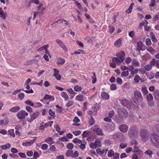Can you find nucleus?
Segmentation results:
<instances>
[{
	"instance_id": "f257e3e1",
	"label": "nucleus",
	"mask_w": 159,
	"mask_h": 159,
	"mask_svg": "<svg viewBox=\"0 0 159 159\" xmlns=\"http://www.w3.org/2000/svg\"><path fill=\"white\" fill-rule=\"evenodd\" d=\"M139 135L141 140L143 142L147 141L148 140L150 136L148 131L145 129H143L140 130Z\"/></svg>"
},
{
	"instance_id": "f03ea898",
	"label": "nucleus",
	"mask_w": 159,
	"mask_h": 159,
	"mask_svg": "<svg viewBox=\"0 0 159 159\" xmlns=\"http://www.w3.org/2000/svg\"><path fill=\"white\" fill-rule=\"evenodd\" d=\"M129 136L132 138H137L139 135V130L136 126H132L129 128L128 131Z\"/></svg>"
},
{
	"instance_id": "7ed1b4c3",
	"label": "nucleus",
	"mask_w": 159,
	"mask_h": 159,
	"mask_svg": "<svg viewBox=\"0 0 159 159\" xmlns=\"http://www.w3.org/2000/svg\"><path fill=\"white\" fill-rule=\"evenodd\" d=\"M134 99L136 101L134 100V103L138 105L139 102H141L143 100V97L141 93L139 91L136 90L134 92Z\"/></svg>"
},
{
	"instance_id": "20e7f679",
	"label": "nucleus",
	"mask_w": 159,
	"mask_h": 159,
	"mask_svg": "<svg viewBox=\"0 0 159 159\" xmlns=\"http://www.w3.org/2000/svg\"><path fill=\"white\" fill-rule=\"evenodd\" d=\"M117 112L119 116L122 119L126 118L128 115L127 110L124 108H118L117 110Z\"/></svg>"
},
{
	"instance_id": "39448f33",
	"label": "nucleus",
	"mask_w": 159,
	"mask_h": 159,
	"mask_svg": "<svg viewBox=\"0 0 159 159\" xmlns=\"http://www.w3.org/2000/svg\"><path fill=\"white\" fill-rule=\"evenodd\" d=\"M150 138L154 145L156 148H159V136L153 133L152 134Z\"/></svg>"
},
{
	"instance_id": "423d86ee",
	"label": "nucleus",
	"mask_w": 159,
	"mask_h": 159,
	"mask_svg": "<svg viewBox=\"0 0 159 159\" xmlns=\"http://www.w3.org/2000/svg\"><path fill=\"white\" fill-rule=\"evenodd\" d=\"M28 113L24 110H21L18 112L16 114V117L19 120L24 119L28 115Z\"/></svg>"
},
{
	"instance_id": "0eeeda50",
	"label": "nucleus",
	"mask_w": 159,
	"mask_h": 159,
	"mask_svg": "<svg viewBox=\"0 0 159 159\" xmlns=\"http://www.w3.org/2000/svg\"><path fill=\"white\" fill-rule=\"evenodd\" d=\"M93 131L95 132L97 134L100 136L103 135V133L102 132V129L100 128L98 125H95L92 127Z\"/></svg>"
},
{
	"instance_id": "6e6552de",
	"label": "nucleus",
	"mask_w": 159,
	"mask_h": 159,
	"mask_svg": "<svg viewBox=\"0 0 159 159\" xmlns=\"http://www.w3.org/2000/svg\"><path fill=\"white\" fill-rule=\"evenodd\" d=\"M39 113L38 111L34 112L33 114L30 115V118H28L27 120L29 122H31L38 116Z\"/></svg>"
},
{
	"instance_id": "1a4fd4ad",
	"label": "nucleus",
	"mask_w": 159,
	"mask_h": 159,
	"mask_svg": "<svg viewBox=\"0 0 159 159\" xmlns=\"http://www.w3.org/2000/svg\"><path fill=\"white\" fill-rule=\"evenodd\" d=\"M125 53L122 51L118 52L116 53V56L117 57L123 59L124 61L125 60Z\"/></svg>"
},
{
	"instance_id": "9d476101",
	"label": "nucleus",
	"mask_w": 159,
	"mask_h": 159,
	"mask_svg": "<svg viewBox=\"0 0 159 159\" xmlns=\"http://www.w3.org/2000/svg\"><path fill=\"white\" fill-rule=\"evenodd\" d=\"M128 126L125 124H123L120 125L119 127L120 130L123 133L126 132L128 129Z\"/></svg>"
},
{
	"instance_id": "9b49d317",
	"label": "nucleus",
	"mask_w": 159,
	"mask_h": 159,
	"mask_svg": "<svg viewBox=\"0 0 159 159\" xmlns=\"http://www.w3.org/2000/svg\"><path fill=\"white\" fill-rule=\"evenodd\" d=\"M112 60L113 62L116 63L117 65L120 64L124 61L123 59L118 57H113Z\"/></svg>"
},
{
	"instance_id": "f8f14e48",
	"label": "nucleus",
	"mask_w": 159,
	"mask_h": 159,
	"mask_svg": "<svg viewBox=\"0 0 159 159\" xmlns=\"http://www.w3.org/2000/svg\"><path fill=\"white\" fill-rule=\"evenodd\" d=\"M36 139L34 138V139L30 141L27 142L22 143V145L25 146H30L32 145L35 142Z\"/></svg>"
},
{
	"instance_id": "ddd939ff",
	"label": "nucleus",
	"mask_w": 159,
	"mask_h": 159,
	"mask_svg": "<svg viewBox=\"0 0 159 159\" xmlns=\"http://www.w3.org/2000/svg\"><path fill=\"white\" fill-rule=\"evenodd\" d=\"M134 81L136 83H138L140 81L141 82H143L144 81V79H141L140 78V76L138 75H135L134 78Z\"/></svg>"
},
{
	"instance_id": "4468645a",
	"label": "nucleus",
	"mask_w": 159,
	"mask_h": 159,
	"mask_svg": "<svg viewBox=\"0 0 159 159\" xmlns=\"http://www.w3.org/2000/svg\"><path fill=\"white\" fill-rule=\"evenodd\" d=\"M101 97L102 99L105 100H108L110 96L107 93L105 92H102L101 93Z\"/></svg>"
},
{
	"instance_id": "2eb2a0df",
	"label": "nucleus",
	"mask_w": 159,
	"mask_h": 159,
	"mask_svg": "<svg viewBox=\"0 0 159 159\" xmlns=\"http://www.w3.org/2000/svg\"><path fill=\"white\" fill-rule=\"evenodd\" d=\"M9 121L7 117H4L3 119L0 120V125H5L7 124Z\"/></svg>"
},
{
	"instance_id": "dca6fc26",
	"label": "nucleus",
	"mask_w": 159,
	"mask_h": 159,
	"mask_svg": "<svg viewBox=\"0 0 159 159\" xmlns=\"http://www.w3.org/2000/svg\"><path fill=\"white\" fill-rule=\"evenodd\" d=\"M85 98L84 96L82 94H79L75 98V99L76 100L79 101H82L84 100Z\"/></svg>"
},
{
	"instance_id": "f3484780",
	"label": "nucleus",
	"mask_w": 159,
	"mask_h": 159,
	"mask_svg": "<svg viewBox=\"0 0 159 159\" xmlns=\"http://www.w3.org/2000/svg\"><path fill=\"white\" fill-rule=\"evenodd\" d=\"M100 106L97 103L93 104L92 107V109L94 111H97L100 109Z\"/></svg>"
},
{
	"instance_id": "a211bd4d",
	"label": "nucleus",
	"mask_w": 159,
	"mask_h": 159,
	"mask_svg": "<svg viewBox=\"0 0 159 159\" xmlns=\"http://www.w3.org/2000/svg\"><path fill=\"white\" fill-rule=\"evenodd\" d=\"M122 39L120 38L118 39L114 43V45L115 46L119 47L122 45Z\"/></svg>"
},
{
	"instance_id": "6ab92c4d",
	"label": "nucleus",
	"mask_w": 159,
	"mask_h": 159,
	"mask_svg": "<svg viewBox=\"0 0 159 159\" xmlns=\"http://www.w3.org/2000/svg\"><path fill=\"white\" fill-rule=\"evenodd\" d=\"M65 60L63 58H58L57 61V65H62L65 63Z\"/></svg>"
},
{
	"instance_id": "aec40b11",
	"label": "nucleus",
	"mask_w": 159,
	"mask_h": 159,
	"mask_svg": "<svg viewBox=\"0 0 159 159\" xmlns=\"http://www.w3.org/2000/svg\"><path fill=\"white\" fill-rule=\"evenodd\" d=\"M20 110V107L19 106H15L10 108L9 111L13 112H16Z\"/></svg>"
},
{
	"instance_id": "412c9836",
	"label": "nucleus",
	"mask_w": 159,
	"mask_h": 159,
	"mask_svg": "<svg viewBox=\"0 0 159 159\" xmlns=\"http://www.w3.org/2000/svg\"><path fill=\"white\" fill-rule=\"evenodd\" d=\"M61 95L63 98H64L65 101H67L68 99L69 96L66 92H61Z\"/></svg>"
},
{
	"instance_id": "4be33fe9",
	"label": "nucleus",
	"mask_w": 159,
	"mask_h": 159,
	"mask_svg": "<svg viewBox=\"0 0 159 159\" xmlns=\"http://www.w3.org/2000/svg\"><path fill=\"white\" fill-rule=\"evenodd\" d=\"M132 63V65L134 66L139 67L140 66V64L139 62L137 61V60L135 59H133Z\"/></svg>"
},
{
	"instance_id": "5701e85b",
	"label": "nucleus",
	"mask_w": 159,
	"mask_h": 159,
	"mask_svg": "<svg viewBox=\"0 0 159 159\" xmlns=\"http://www.w3.org/2000/svg\"><path fill=\"white\" fill-rule=\"evenodd\" d=\"M121 103L122 105H123L124 106H127L129 104V102L128 100L126 99H123L121 100Z\"/></svg>"
},
{
	"instance_id": "b1692460",
	"label": "nucleus",
	"mask_w": 159,
	"mask_h": 159,
	"mask_svg": "<svg viewBox=\"0 0 159 159\" xmlns=\"http://www.w3.org/2000/svg\"><path fill=\"white\" fill-rule=\"evenodd\" d=\"M153 130L155 133V134L156 133H159V125H156L153 128Z\"/></svg>"
},
{
	"instance_id": "393cba45",
	"label": "nucleus",
	"mask_w": 159,
	"mask_h": 159,
	"mask_svg": "<svg viewBox=\"0 0 159 159\" xmlns=\"http://www.w3.org/2000/svg\"><path fill=\"white\" fill-rule=\"evenodd\" d=\"M11 145L9 143H7L5 145H1V146L2 148L4 150L9 149Z\"/></svg>"
},
{
	"instance_id": "a878e982",
	"label": "nucleus",
	"mask_w": 159,
	"mask_h": 159,
	"mask_svg": "<svg viewBox=\"0 0 159 159\" xmlns=\"http://www.w3.org/2000/svg\"><path fill=\"white\" fill-rule=\"evenodd\" d=\"M52 140V137H48L45 139V142L47 143L52 144L53 143Z\"/></svg>"
},
{
	"instance_id": "bb28decb",
	"label": "nucleus",
	"mask_w": 159,
	"mask_h": 159,
	"mask_svg": "<svg viewBox=\"0 0 159 159\" xmlns=\"http://www.w3.org/2000/svg\"><path fill=\"white\" fill-rule=\"evenodd\" d=\"M141 91L143 93V95L147 94L148 92L147 87L146 86H143L142 87Z\"/></svg>"
},
{
	"instance_id": "cd10ccee",
	"label": "nucleus",
	"mask_w": 159,
	"mask_h": 159,
	"mask_svg": "<svg viewBox=\"0 0 159 159\" xmlns=\"http://www.w3.org/2000/svg\"><path fill=\"white\" fill-rule=\"evenodd\" d=\"M133 152H136L137 154L138 155H141L143 154L142 151L139 149H134L132 151Z\"/></svg>"
},
{
	"instance_id": "c85d7f7f",
	"label": "nucleus",
	"mask_w": 159,
	"mask_h": 159,
	"mask_svg": "<svg viewBox=\"0 0 159 159\" xmlns=\"http://www.w3.org/2000/svg\"><path fill=\"white\" fill-rule=\"evenodd\" d=\"M56 107L57 108L56 109V112L59 113H61L63 108L60 107L58 105H56Z\"/></svg>"
},
{
	"instance_id": "c756f323",
	"label": "nucleus",
	"mask_w": 159,
	"mask_h": 159,
	"mask_svg": "<svg viewBox=\"0 0 159 159\" xmlns=\"http://www.w3.org/2000/svg\"><path fill=\"white\" fill-rule=\"evenodd\" d=\"M73 152L72 150H67L66 153V156L67 157L71 156L72 157Z\"/></svg>"
},
{
	"instance_id": "7c9ffc66",
	"label": "nucleus",
	"mask_w": 159,
	"mask_h": 159,
	"mask_svg": "<svg viewBox=\"0 0 159 159\" xmlns=\"http://www.w3.org/2000/svg\"><path fill=\"white\" fill-rule=\"evenodd\" d=\"M75 4L77 6V7L80 10H83V8L80 3L78 1H76L75 2Z\"/></svg>"
},
{
	"instance_id": "2f4dec72",
	"label": "nucleus",
	"mask_w": 159,
	"mask_h": 159,
	"mask_svg": "<svg viewBox=\"0 0 159 159\" xmlns=\"http://www.w3.org/2000/svg\"><path fill=\"white\" fill-rule=\"evenodd\" d=\"M74 89L75 91L78 92L81 91L82 89V88L81 86L76 85L74 87Z\"/></svg>"
},
{
	"instance_id": "473e14b6",
	"label": "nucleus",
	"mask_w": 159,
	"mask_h": 159,
	"mask_svg": "<svg viewBox=\"0 0 159 159\" xmlns=\"http://www.w3.org/2000/svg\"><path fill=\"white\" fill-rule=\"evenodd\" d=\"M31 3H33L36 5L39 4V0H30L29 3V6H30Z\"/></svg>"
},
{
	"instance_id": "72a5a7b5",
	"label": "nucleus",
	"mask_w": 159,
	"mask_h": 159,
	"mask_svg": "<svg viewBox=\"0 0 159 159\" xmlns=\"http://www.w3.org/2000/svg\"><path fill=\"white\" fill-rule=\"evenodd\" d=\"M24 103L26 104L30 105L33 107L34 106V103H33L32 102L29 100H27L25 101L24 102Z\"/></svg>"
},
{
	"instance_id": "f704fd0d",
	"label": "nucleus",
	"mask_w": 159,
	"mask_h": 159,
	"mask_svg": "<svg viewBox=\"0 0 159 159\" xmlns=\"http://www.w3.org/2000/svg\"><path fill=\"white\" fill-rule=\"evenodd\" d=\"M95 123L94 119L91 116V118L89 119V123L90 125H93Z\"/></svg>"
},
{
	"instance_id": "c9c22d12",
	"label": "nucleus",
	"mask_w": 159,
	"mask_h": 159,
	"mask_svg": "<svg viewBox=\"0 0 159 159\" xmlns=\"http://www.w3.org/2000/svg\"><path fill=\"white\" fill-rule=\"evenodd\" d=\"M94 143H95L96 145L97 146V147H99L101 146V142L99 139H96Z\"/></svg>"
},
{
	"instance_id": "e433bc0d",
	"label": "nucleus",
	"mask_w": 159,
	"mask_h": 159,
	"mask_svg": "<svg viewBox=\"0 0 159 159\" xmlns=\"http://www.w3.org/2000/svg\"><path fill=\"white\" fill-rule=\"evenodd\" d=\"M14 129H11L8 130V132L10 135L12 136L13 137L15 136V135L14 133Z\"/></svg>"
},
{
	"instance_id": "4c0bfd02",
	"label": "nucleus",
	"mask_w": 159,
	"mask_h": 159,
	"mask_svg": "<svg viewBox=\"0 0 159 159\" xmlns=\"http://www.w3.org/2000/svg\"><path fill=\"white\" fill-rule=\"evenodd\" d=\"M52 98H53L52 100H53L54 99V97H52L48 94H45L44 97V99L46 100L51 99Z\"/></svg>"
},
{
	"instance_id": "58836bf2",
	"label": "nucleus",
	"mask_w": 159,
	"mask_h": 159,
	"mask_svg": "<svg viewBox=\"0 0 159 159\" xmlns=\"http://www.w3.org/2000/svg\"><path fill=\"white\" fill-rule=\"evenodd\" d=\"M74 103L73 101H68L66 104V106L67 107H69L72 106Z\"/></svg>"
},
{
	"instance_id": "ea45409f",
	"label": "nucleus",
	"mask_w": 159,
	"mask_h": 159,
	"mask_svg": "<svg viewBox=\"0 0 159 159\" xmlns=\"http://www.w3.org/2000/svg\"><path fill=\"white\" fill-rule=\"evenodd\" d=\"M115 152L112 150H110L108 152L107 156L109 157H111L114 155Z\"/></svg>"
},
{
	"instance_id": "a19ab883",
	"label": "nucleus",
	"mask_w": 159,
	"mask_h": 159,
	"mask_svg": "<svg viewBox=\"0 0 159 159\" xmlns=\"http://www.w3.org/2000/svg\"><path fill=\"white\" fill-rule=\"evenodd\" d=\"M53 121H50L47 123L44 124V126L45 127H47L48 126L51 127L52 124H53Z\"/></svg>"
},
{
	"instance_id": "79ce46f5",
	"label": "nucleus",
	"mask_w": 159,
	"mask_h": 159,
	"mask_svg": "<svg viewBox=\"0 0 159 159\" xmlns=\"http://www.w3.org/2000/svg\"><path fill=\"white\" fill-rule=\"evenodd\" d=\"M56 42L61 48L64 45L61 41L58 39H56Z\"/></svg>"
},
{
	"instance_id": "37998d69",
	"label": "nucleus",
	"mask_w": 159,
	"mask_h": 159,
	"mask_svg": "<svg viewBox=\"0 0 159 159\" xmlns=\"http://www.w3.org/2000/svg\"><path fill=\"white\" fill-rule=\"evenodd\" d=\"M147 100L148 101H152L153 98L152 95L151 94H149L146 97Z\"/></svg>"
},
{
	"instance_id": "c03bdc74",
	"label": "nucleus",
	"mask_w": 159,
	"mask_h": 159,
	"mask_svg": "<svg viewBox=\"0 0 159 159\" xmlns=\"http://www.w3.org/2000/svg\"><path fill=\"white\" fill-rule=\"evenodd\" d=\"M93 75L92 77V83L93 84L95 83L97 81V79L96 77V74L95 72H93Z\"/></svg>"
},
{
	"instance_id": "a18cd8bd",
	"label": "nucleus",
	"mask_w": 159,
	"mask_h": 159,
	"mask_svg": "<svg viewBox=\"0 0 159 159\" xmlns=\"http://www.w3.org/2000/svg\"><path fill=\"white\" fill-rule=\"evenodd\" d=\"M117 89V86L116 84H112L110 85V89L111 90H114Z\"/></svg>"
},
{
	"instance_id": "49530a36",
	"label": "nucleus",
	"mask_w": 159,
	"mask_h": 159,
	"mask_svg": "<svg viewBox=\"0 0 159 159\" xmlns=\"http://www.w3.org/2000/svg\"><path fill=\"white\" fill-rule=\"evenodd\" d=\"M7 14V13L4 12V11H2L0 13V17L5 19L6 18V16Z\"/></svg>"
},
{
	"instance_id": "de8ad7c7",
	"label": "nucleus",
	"mask_w": 159,
	"mask_h": 159,
	"mask_svg": "<svg viewBox=\"0 0 159 159\" xmlns=\"http://www.w3.org/2000/svg\"><path fill=\"white\" fill-rule=\"evenodd\" d=\"M49 46L48 45H46L43 46L41 47L40 48L38 49V51H41L43 49H46Z\"/></svg>"
},
{
	"instance_id": "09e8293b",
	"label": "nucleus",
	"mask_w": 159,
	"mask_h": 159,
	"mask_svg": "<svg viewBox=\"0 0 159 159\" xmlns=\"http://www.w3.org/2000/svg\"><path fill=\"white\" fill-rule=\"evenodd\" d=\"M66 91L72 94L75 95V93H75L72 88H71L67 89Z\"/></svg>"
},
{
	"instance_id": "8fccbe9b",
	"label": "nucleus",
	"mask_w": 159,
	"mask_h": 159,
	"mask_svg": "<svg viewBox=\"0 0 159 159\" xmlns=\"http://www.w3.org/2000/svg\"><path fill=\"white\" fill-rule=\"evenodd\" d=\"M152 68V66L150 65H147L144 66V68L146 70L149 71L151 70Z\"/></svg>"
},
{
	"instance_id": "3c124183",
	"label": "nucleus",
	"mask_w": 159,
	"mask_h": 159,
	"mask_svg": "<svg viewBox=\"0 0 159 159\" xmlns=\"http://www.w3.org/2000/svg\"><path fill=\"white\" fill-rule=\"evenodd\" d=\"M157 60L155 58L153 59L150 63L152 66H154L156 65Z\"/></svg>"
},
{
	"instance_id": "603ef678",
	"label": "nucleus",
	"mask_w": 159,
	"mask_h": 159,
	"mask_svg": "<svg viewBox=\"0 0 159 159\" xmlns=\"http://www.w3.org/2000/svg\"><path fill=\"white\" fill-rule=\"evenodd\" d=\"M89 146L91 148L93 149H95L97 147V146L96 145L95 143H93L92 142H91L89 144Z\"/></svg>"
},
{
	"instance_id": "864d4df0",
	"label": "nucleus",
	"mask_w": 159,
	"mask_h": 159,
	"mask_svg": "<svg viewBox=\"0 0 159 159\" xmlns=\"http://www.w3.org/2000/svg\"><path fill=\"white\" fill-rule=\"evenodd\" d=\"M73 142L75 143H80L82 142L81 140L77 138H75L73 140Z\"/></svg>"
},
{
	"instance_id": "5fc2aeb1",
	"label": "nucleus",
	"mask_w": 159,
	"mask_h": 159,
	"mask_svg": "<svg viewBox=\"0 0 159 159\" xmlns=\"http://www.w3.org/2000/svg\"><path fill=\"white\" fill-rule=\"evenodd\" d=\"M84 143H81L80 146V148L82 150H84L85 148V144H86V142L85 141L84 142Z\"/></svg>"
},
{
	"instance_id": "6e6d98bb",
	"label": "nucleus",
	"mask_w": 159,
	"mask_h": 159,
	"mask_svg": "<svg viewBox=\"0 0 159 159\" xmlns=\"http://www.w3.org/2000/svg\"><path fill=\"white\" fill-rule=\"evenodd\" d=\"M89 131H84L82 134V136L83 138H85L87 137L89 135Z\"/></svg>"
},
{
	"instance_id": "4d7b16f0",
	"label": "nucleus",
	"mask_w": 159,
	"mask_h": 159,
	"mask_svg": "<svg viewBox=\"0 0 159 159\" xmlns=\"http://www.w3.org/2000/svg\"><path fill=\"white\" fill-rule=\"evenodd\" d=\"M132 61L131 58L130 57H128L126 58L125 60V62L127 64H129Z\"/></svg>"
},
{
	"instance_id": "13d9d810",
	"label": "nucleus",
	"mask_w": 159,
	"mask_h": 159,
	"mask_svg": "<svg viewBox=\"0 0 159 159\" xmlns=\"http://www.w3.org/2000/svg\"><path fill=\"white\" fill-rule=\"evenodd\" d=\"M42 106V104L39 102H37L34 103V106H33V107L35 108L40 107Z\"/></svg>"
},
{
	"instance_id": "bf43d9fd",
	"label": "nucleus",
	"mask_w": 159,
	"mask_h": 159,
	"mask_svg": "<svg viewBox=\"0 0 159 159\" xmlns=\"http://www.w3.org/2000/svg\"><path fill=\"white\" fill-rule=\"evenodd\" d=\"M72 133L75 136H78L80 134L81 132L80 130H75L72 132Z\"/></svg>"
},
{
	"instance_id": "052dcab7",
	"label": "nucleus",
	"mask_w": 159,
	"mask_h": 159,
	"mask_svg": "<svg viewBox=\"0 0 159 159\" xmlns=\"http://www.w3.org/2000/svg\"><path fill=\"white\" fill-rule=\"evenodd\" d=\"M127 146V144L126 143H121L119 146V148L120 149H123L125 148Z\"/></svg>"
},
{
	"instance_id": "680f3d73",
	"label": "nucleus",
	"mask_w": 159,
	"mask_h": 159,
	"mask_svg": "<svg viewBox=\"0 0 159 159\" xmlns=\"http://www.w3.org/2000/svg\"><path fill=\"white\" fill-rule=\"evenodd\" d=\"M26 110L29 113L33 111V109L30 107L27 106L25 107Z\"/></svg>"
},
{
	"instance_id": "e2e57ef3",
	"label": "nucleus",
	"mask_w": 159,
	"mask_h": 159,
	"mask_svg": "<svg viewBox=\"0 0 159 159\" xmlns=\"http://www.w3.org/2000/svg\"><path fill=\"white\" fill-rule=\"evenodd\" d=\"M18 97L20 100H22L23 99L25 95L23 93H19L18 95Z\"/></svg>"
},
{
	"instance_id": "0e129e2a",
	"label": "nucleus",
	"mask_w": 159,
	"mask_h": 159,
	"mask_svg": "<svg viewBox=\"0 0 159 159\" xmlns=\"http://www.w3.org/2000/svg\"><path fill=\"white\" fill-rule=\"evenodd\" d=\"M151 41L150 38H147L145 41V43L147 45L149 46L151 45Z\"/></svg>"
},
{
	"instance_id": "69168bd1",
	"label": "nucleus",
	"mask_w": 159,
	"mask_h": 159,
	"mask_svg": "<svg viewBox=\"0 0 159 159\" xmlns=\"http://www.w3.org/2000/svg\"><path fill=\"white\" fill-rule=\"evenodd\" d=\"M109 28L108 30L109 32L110 33H112L115 30L114 28L112 25H109Z\"/></svg>"
},
{
	"instance_id": "338daca9",
	"label": "nucleus",
	"mask_w": 159,
	"mask_h": 159,
	"mask_svg": "<svg viewBox=\"0 0 159 159\" xmlns=\"http://www.w3.org/2000/svg\"><path fill=\"white\" fill-rule=\"evenodd\" d=\"M147 76L148 78L150 79H151L154 78V75L153 73H148L147 75Z\"/></svg>"
},
{
	"instance_id": "774afa93",
	"label": "nucleus",
	"mask_w": 159,
	"mask_h": 159,
	"mask_svg": "<svg viewBox=\"0 0 159 159\" xmlns=\"http://www.w3.org/2000/svg\"><path fill=\"white\" fill-rule=\"evenodd\" d=\"M159 20V14L156 15L153 18V20L154 21Z\"/></svg>"
}]
</instances>
